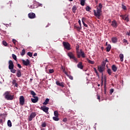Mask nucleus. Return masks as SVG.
Wrapping results in <instances>:
<instances>
[{
  "mask_svg": "<svg viewBox=\"0 0 130 130\" xmlns=\"http://www.w3.org/2000/svg\"><path fill=\"white\" fill-rule=\"evenodd\" d=\"M76 55L78 58H81V56L83 58H85V57H86L85 52L83 51V50H80V45L79 44L76 45Z\"/></svg>",
  "mask_w": 130,
  "mask_h": 130,
  "instance_id": "nucleus-1",
  "label": "nucleus"
},
{
  "mask_svg": "<svg viewBox=\"0 0 130 130\" xmlns=\"http://www.w3.org/2000/svg\"><path fill=\"white\" fill-rule=\"evenodd\" d=\"M9 63V69L10 70V72L12 73V74H15L16 72H17V70L16 69H14V62H13V61L12 60H10L8 62Z\"/></svg>",
  "mask_w": 130,
  "mask_h": 130,
  "instance_id": "nucleus-2",
  "label": "nucleus"
},
{
  "mask_svg": "<svg viewBox=\"0 0 130 130\" xmlns=\"http://www.w3.org/2000/svg\"><path fill=\"white\" fill-rule=\"evenodd\" d=\"M4 96L6 100H13L14 99V95L11 94L10 91H6L4 93Z\"/></svg>",
  "mask_w": 130,
  "mask_h": 130,
  "instance_id": "nucleus-3",
  "label": "nucleus"
},
{
  "mask_svg": "<svg viewBox=\"0 0 130 130\" xmlns=\"http://www.w3.org/2000/svg\"><path fill=\"white\" fill-rule=\"evenodd\" d=\"M94 15L98 19H100V17H101V13H102V9H99V8H96V10L93 11Z\"/></svg>",
  "mask_w": 130,
  "mask_h": 130,
  "instance_id": "nucleus-4",
  "label": "nucleus"
},
{
  "mask_svg": "<svg viewBox=\"0 0 130 130\" xmlns=\"http://www.w3.org/2000/svg\"><path fill=\"white\" fill-rule=\"evenodd\" d=\"M67 55L69 56L70 59H74L76 62H78V58L75 56V55L73 52H70L67 54Z\"/></svg>",
  "mask_w": 130,
  "mask_h": 130,
  "instance_id": "nucleus-5",
  "label": "nucleus"
},
{
  "mask_svg": "<svg viewBox=\"0 0 130 130\" xmlns=\"http://www.w3.org/2000/svg\"><path fill=\"white\" fill-rule=\"evenodd\" d=\"M62 44L65 49H67V50H71V44H70L69 42H63Z\"/></svg>",
  "mask_w": 130,
  "mask_h": 130,
  "instance_id": "nucleus-6",
  "label": "nucleus"
},
{
  "mask_svg": "<svg viewBox=\"0 0 130 130\" xmlns=\"http://www.w3.org/2000/svg\"><path fill=\"white\" fill-rule=\"evenodd\" d=\"M41 110L45 112L47 114H49V112H48V110H49V108L46 107V106H43L40 108Z\"/></svg>",
  "mask_w": 130,
  "mask_h": 130,
  "instance_id": "nucleus-7",
  "label": "nucleus"
},
{
  "mask_svg": "<svg viewBox=\"0 0 130 130\" xmlns=\"http://www.w3.org/2000/svg\"><path fill=\"white\" fill-rule=\"evenodd\" d=\"M35 116H36V113L32 112L28 117L29 121H32V120L33 119V118H34V117H35Z\"/></svg>",
  "mask_w": 130,
  "mask_h": 130,
  "instance_id": "nucleus-8",
  "label": "nucleus"
},
{
  "mask_svg": "<svg viewBox=\"0 0 130 130\" xmlns=\"http://www.w3.org/2000/svg\"><path fill=\"white\" fill-rule=\"evenodd\" d=\"M19 104L20 105H24L25 104V99L23 96H20L19 98Z\"/></svg>",
  "mask_w": 130,
  "mask_h": 130,
  "instance_id": "nucleus-9",
  "label": "nucleus"
},
{
  "mask_svg": "<svg viewBox=\"0 0 130 130\" xmlns=\"http://www.w3.org/2000/svg\"><path fill=\"white\" fill-rule=\"evenodd\" d=\"M28 16L29 19H35V18H36V15L33 12L29 13L28 14Z\"/></svg>",
  "mask_w": 130,
  "mask_h": 130,
  "instance_id": "nucleus-10",
  "label": "nucleus"
},
{
  "mask_svg": "<svg viewBox=\"0 0 130 130\" xmlns=\"http://www.w3.org/2000/svg\"><path fill=\"white\" fill-rule=\"evenodd\" d=\"M120 17L122 18L123 20H124L126 22H128L129 21V20L128 19V16H126V15H120Z\"/></svg>",
  "mask_w": 130,
  "mask_h": 130,
  "instance_id": "nucleus-11",
  "label": "nucleus"
},
{
  "mask_svg": "<svg viewBox=\"0 0 130 130\" xmlns=\"http://www.w3.org/2000/svg\"><path fill=\"white\" fill-rule=\"evenodd\" d=\"M33 98L31 99V102H32V103H37L39 100L38 96H34Z\"/></svg>",
  "mask_w": 130,
  "mask_h": 130,
  "instance_id": "nucleus-12",
  "label": "nucleus"
},
{
  "mask_svg": "<svg viewBox=\"0 0 130 130\" xmlns=\"http://www.w3.org/2000/svg\"><path fill=\"white\" fill-rule=\"evenodd\" d=\"M111 25L113 28H117V26H118L117 22L115 20L112 21Z\"/></svg>",
  "mask_w": 130,
  "mask_h": 130,
  "instance_id": "nucleus-13",
  "label": "nucleus"
},
{
  "mask_svg": "<svg viewBox=\"0 0 130 130\" xmlns=\"http://www.w3.org/2000/svg\"><path fill=\"white\" fill-rule=\"evenodd\" d=\"M22 63H23V64L24 66H29V64H30V61L29 60V59H26V60H22Z\"/></svg>",
  "mask_w": 130,
  "mask_h": 130,
  "instance_id": "nucleus-14",
  "label": "nucleus"
},
{
  "mask_svg": "<svg viewBox=\"0 0 130 130\" xmlns=\"http://www.w3.org/2000/svg\"><path fill=\"white\" fill-rule=\"evenodd\" d=\"M98 70L99 72L102 74V73L104 72V67L103 66H99L98 68Z\"/></svg>",
  "mask_w": 130,
  "mask_h": 130,
  "instance_id": "nucleus-15",
  "label": "nucleus"
},
{
  "mask_svg": "<svg viewBox=\"0 0 130 130\" xmlns=\"http://www.w3.org/2000/svg\"><path fill=\"white\" fill-rule=\"evenodd\" d=\"M77 68L80 69V70H83L84 69V66H83L82 62H79L77 64Z\"/></svg>",
  "mask_w": 130,
  "mask_h": 130,
  "instance_id": "nucleus-16",
  "label": "nucleus"
},
{
  "mask_svg": "<svg viewBox=\"0 0 130 130\" xmlns=\"http://www.w3.org/2000/svg\"><path fill=\"white\" fill-rule=\"evenodd\" d=\"M56 85H57V86H60V87H62V88H63V87H64V85L63 84V83H62V82L60 83L59 81H56Z\"/></svg>",
  "mask_w": 130,
  "mask_h": 130,
  "instance_id": "nucleus-17",
  "label": "nucleus"
},
{
  "mask_svg": "<svg viewBox=\"0 0 130 130\" xmlns=\"http://www.w3.org/2000/svg\"><path fill=\"white\" fill-rule=\"evenodd\" d=\"M21 76L22 73H21V70H18L16 73V77H17V78H20Z\"/></svg>",
  "mask_w": 130,
  "mask_h": 130,
  "instance_id": "nucleus-18",
  "label": "nucleus"
},
{
  "mask_svg": "<svg viewBox=\"0 0 130 130\" xmlns=\"http://www.w3.org/2000/svg\"><path fill=\"white\" fill-rule=\"evenodd\" d=\"M112 70L113 71L115 72H116V71H117V67L115 64H113L112 66Z\"/></svg>",
  "mask_w": 130,
  "mask_h": 130,
  "instance_id": "nucleus-19",
  "label": "nucleus"
},
{
  "mask_svg": "<svg viewBox=\"0 0 130 130\" xmlns=\"http://www.w3.org/2000/svg\"><path fill=\"white\" fill-rule=\"evenodd\" d=\"M111 40L113 43H116V42H117V38L113 37L111 38Z\"/></svg>",
  "mask_w": 130,
  "mask_h": 130,
  "instance_id": "nucleus-20",
  "label": "nucleus"
},
{
  "mask_svg": "<svg viewBox=\"0 0 130 130\" xmlns=\"http://www.w3.org/2000/svg\"><path fill=\"white\" fill-rule=\"evenodd\" d=\"M85 21H86V19L84 17H83L82 18V22L83 24V26H84V27H88V25L85 23Z\"/></svg>",
  "mask_w": 130,
  "mask_h": 130,
  "instance_id": "nucleus-21",
  "label": "nucleus"
},
{
  "mask_svg": "<svg viewBox=\"0 0 130 130\" xmlns=\"http://www.w3.org/2000/svg\"><path fill=\"white\" fill-rule=\"evenodd\" d=\"M111 49V45L110 44H109L107 47H106V51L107 52H109L110 51V50Z\"/></svg>",
  "mask_w": 130,
  "mask_h": 130,
  "instance_id": "nucleus-22",
  "label": "nucleus"
},
{
  "mask_svg": "<svg viewBox=\"0 0 130 130\" xmlns=\"http://www.w3.org/2000/svg\"><path fill=\"white\" fill-rule=\"evenodd\" d=\"M49 102V99H46V100L45 102L43 103V105L46 106L47 104H48V103Z\"/></svg>",
  "mask_w": 130,
  "mask_h": 130,
  "instance_id": "nucleus-23",
  "label": "nucleus"
},
{
  "mask_svg": "<svg viewBox=\"0 0 130 130\" xmlns=\"http://www.w3.org/2000/svg\"><path fill=\"white\" fill-rule=\"evenodd\" d=\"M119 57L120 61H123V57H124L123 54H120L119 55Z\"/></svg>",
  "mask_w": 130,
  "mask_h": 130,
  "instance_id": "nucleus-24",
  "label": "nucleus"
},
{
  "mask_svg": "<svg viewBox=\"0 0 130 130\" xmlns=\"http://www.w3.org/2000/svg\"><path fill=\"white\" fill-rule=\"evenodd\" d=\"M76 11H77V6H74L72 8V12H73V13H74V14H75Z\"/></svg>",
  "mask_w": 130,
  "mask_h": 130,
  "instance_id": "nucleus-25",
  "label": "nucleus"
},
{
  "mask_svg": "<svg viewBox=\"0 0 130 130\" xmlns=\"http://www.w3.org/2000/svg\"><path fill=\"white\" fill-rule=\"evenodd\" d=\"M30 95H32V97H35L36 96V93L33 90H30Z\"/></svg>",
  "mask_w": 130,
  "mask_h": 130,
  "instance_id": "nucleus-26",
  "label": "nucleus"
},
{
  "mask_svg": "<svg viewBox=\"0 0 130 130\" xmlns=\"http://www.w3.org/2000/svg\"><path fill=\"white\" fill-rule=\"evenodd\" d=\"M75 29H76L77 31H80L82 29V26H74Z\"/></svg>",
  "mask_w": 130,
  "mask_h": 130,
  "instance_id": "nucleus-27",
  "label": "nucleus"
},
{
  "mask_svg": "<svg viewBox=\"0 0 130 130\" xmlns=\"http://www.w3.org/2000/svg\"><path fill=\"white\" fill-rule=\"evenodd\" d=\"M8 126H9V127H12V122H11V120H9L7 122Z\"/></svg>",
  "mask_w": 130,
  "mask_h": 130,
  "instance_id": "nucleus-28",
  "label": "nucleus"
},
{
  "mask_svg": "<svg viewBox=\"0 0 130 130\" xmlns=\"http://www.w3.org/2000/svg\"><path fill=\"white\" fill-rule=\"evenodd\" d=\"M86 60L88 61V63H90V64H94V61H92L88 58L86 59Z\"/></svg>",
  "mask_w": 130,
  "mask_h": 130,
  "instance_id": "nucleus-29",
  "label": "nucleus"
},
{
  "mask_svg": "<svg viewBox=\"0 0 130 130\" xmlns=\"http://www.w3.org/2000/svg\"><path fill=\"white\" fill-rule=\"evenodd\" d=\"M26 53V50H25V49H22V52L21 53V55L22 56H24V55H25V53Z\"/></svg>",
  "mask_w": 130,
  "mask_h": 130,
  "instance_id": "nucleus-30",
  "label": "nucleus"
},
{
  "mask_svg": "<svg viewBox=\"0 0 130 130\" xmlns=\"http://www.w3.org/2000/svg\"><path fill=\"white\" fill-rule=\"evenodd\" d=\"M53 119L55 121H58L59 120V118L58 117H53Z\"/></svg>",
  "mask_w": 130,
  "mask_h": 130,
  "instance_id": "nucleus-31",
  "label": "nucleus"
},
{
  "mask_svg": "<svg viewBox=\"0 0 130 130\" xmlns=\"http://www.w3.org/2000/svg\"><path fill=\"white\" fill-rule=\"evenodd\" d=\"M86 1V0H81L80 1V5H81V6H85V2Z\"/></svg>",
  "mask_w": 130,
  "mask_h": 130,
  "instance_id": "nucleus-32",
  "label": "nucleus"
},
{
  "mask_svg": "<svg viewBox=\"0 0 130 130\" xmlns=\"http://www.w3.org/2000/svg\"><path fill=\"white\" fill-rule=\"evenodd\" d=\"M54 115L56 117H58V112H57V111H55L54 112Z\"/></svg>",
  "mask_w": 130,
  "mask_h": 130,
  "instance_id": "nucleus-33",
  "label": "nucleus"
},
{
  "mask_svg": "<svg viewBox=\"0 0 130 130\" xmlns=\"http://www.w3.org/2000/svg\"><path fill=\"white\" fill-rule=\"evenodd\" d=\"M107 73H108V74H109V75L110 76H111V73H112V71H111V69H108V70H107Z\"/></svg>",
  "mask_w": 130,
  "mask_h": 130,
  "instance_id": "nucleus-34",
  "label": "nucleus"
},
{
  "mask_svg": "<svg viewBox=\"0 0 130 130\" xmlns=\"http://www.w3.org/2000/svg\"><path fill=\"white\" fill-rule=\"evenodd\" d=\"M122 6V9L124 10V11L126 10V6H124L123 4H121Z\"/></svg>",
  "mask_w": 130,
  "mask_h": 130,
  "instance_id": "nucleus-35",
  "label": "nucleus"
},
{
  "mask_svg": "<svg viewBox=\"0 0 130 130\" xmlns=\"http://www.w3.org/2000/svg\"><path fill=\"white\" fill-rule=\"evenodd\" d=\"M85 10L86 11H87V12H90V10H91V8L89 6H86Z\"/></svg>",
  "mask_w": 130,
  "mask_h": 130,
  "instance_id": "nucleus-36",
  "label": "nucleus"
},
{
  "mask_svg": "<svg viewBox=\"0 0 130 130\" xmlns=\"http://www.w3.org/2000/svg\"><path fill=\"white\" fill-rule=\"evenodd\" d=\"M3 44L4 45V46H8V43L6 41H3Z\"/></svg>",
  "mask_w": 130,
  "mask_h": 130,
  "instance_id": "nucleus-37",
  "label": "nucleus"
},
{
  "mask_svg": "<svg viewBox=\"0 0 130 130\" xmlns=\"http://www.w3.org/2000/svg\"><path fill=\"white\" fill-rule=\"evenodd\" d=\"M42 127H46V123L45 122H43L42 123Z\"/></svg>",
  "mask_w": 130,
  "mask_h": 130,
  "instance_id": "nucleus-38",
  "label": "nucleus"
},
{
  "mask_svg": "<svg viewBox=\"0 0 130 130\" xmlns=\"http://www.w3.org/2000/svg\"><path fill=\"white\" fill-rule=\"evenodd\" d=\"M94 73H95L96 76H98V77H99V74L98 73V72L97 71V70L96 69V68H94Z\"/></svg>",
  "mask_w": 130,
  "mask_h": 130,
  "instance_id": "nucleus-39",
  "label": "nucleus"
},
{
  "mask_svg": "<svg viewBox=\"0 0 130 130\" xmlns=\"http://www.w3.org/2000/svg\"><path fill=\"white\" fill-rule=\"evenodd\" d=\"M12 57H13V59H14V60H17V56H16V55L13 54Z\"/></svg>",
  "mask_w": 130,
  "mask_h": 130,
  "instance_id": "nucleus-40",
  "label": "nucleus"
},
{
  "mask_svg": "<svg viewBox=\"0 0 130 130\" xmlns=\"http://www.w3.org/2000/svg\"><path fill=\"white\" fill-rule=\"evenodd\" d=\"M27 55H28V56H29V57H32V55H33V54L30 52H28Z\"/></svg>",
  "mask_w": 130,
  "mask_h": 130,
  "instance_id": "nucleus-41",
  "label": "nucleus"
},
{
  "mask_svg": "<svg viewBox=\"0 0 130 130\" xmlns=\"http://www.w3.org/2000/svg\"><path fill=\"white\" fill-rule=\"evenodd\" d=\"M49 72L50 74H53V73H54V70L53 69H50Z\"/></svg>",
  "mask_w": 130,
  "mask_h": 130,
  "instance_id": "nucleus-42",
  "label": "nucleus"
},
{
  "mask_svg": "<svg viewBox=\"0 0 130 130\" xmlns=\"http://www.w3.org/2000/svg\"><path fill=\"white\" fill-rule=\"evenodd\" d=\"M106 64V63L105 62V61H103L102 63V66H101L103 67L104 68L105 67Z\"/></svg>",
  "mask_w": 130,
  "mask_h": 130,
  "instance_id": "nucleus-43",
  "label": "nucleus"
},
{
  "mask_svg": "<svg viewBox=\"0 0 130 130\" xmlns=\"http://www.w3.org/2000/svg\"><path fill=\"white\" fill-rule=\"evenodd\" d=\"M63 72L65 74V75H66V76H69V74L68 73V72H67V71H66V69H64L63 70Z\"/></svg>",
  "mask_w": 130,
  "mask_h": 130,
  "instance_id": "nucleus-44",
  "label": "nucleus"
},
{
  "mask_svg": "<svg viewBox=\"0 0 130 130\" xmlns=\"http://www.w3.org/2000/svg\"><path fill=\"white\" fill-rule=\"evenodd\" d=\"M99 9H101V10H102V4L101 3L99 5Z\"/></svg>",
  "mask_w": 130,
  "mask_h": 130,
  "instance_id": "nucleus-45",
  "label": "nucleus"
},
{
  "mask_svg": "<svg viewBox=\"0 0 130 130\" xmlns=\"http://www.w3.org/2000/svg\"><path fill=\"white\" fill-rule=\"evenodd\" d=\"M67 77H69V79H70V80H73V76H72L71 75H69V74H68V76H67Z\"/></svg>",
  "mask_w": 130,
  "mask_h": 130,
  "instance_id": "nucleus-46",
  "label": "nucleus"
},
{
  "mask_svg": "<svg viewBox=\"0 0 130 130\" xmlns=\"http://www.w3.org/2000/svg\"><path fill=\"white\" fill-rule=\"evenodd\" d=\"M62 121H63V122H67V121H68V119L67 118H63Z\"/></svg>",
  "mask_w": 130,
  "mask_h": 130,
  "instance_id": "nucleus-47",
  "label": "nucleus"
},
{
  "mask_svg": "<svg viewBox=\"0 0 130 130\" xmlns=\"http://www.w3.org/2000/svg\"><path fill=\"white\" fill-rule=\"evenodd\" d=\"M110 94H112V93H113V92H114V89H111L110 90Z\"/></svg>",
  "mask_w": 130,
  "mask_h": 130,
  "instance_id": "nucleus-48",
  "label": "nucleus"
},
{
  "mask_svg": "<svg viewBox=\"0 0 130 130\" xmlns=\"http://www.w3.org/2000/svg\"><path fill=\"white\" fill-rule=\"evenodd\" d=\"M17 67L18 68H19V69H22V66H21V64L18 63L17 64Z\"/></svg>",
  "mask_w": 130,
  "mask_h": 130,
  "instance_id": "nucleus-49",
  "label": "nucleus"
},
{
  "mask_svg": "<svg viewBox=\"0 0 130 130\" xmlns=\"http://www.w3.org/2000/svg\"><path fill=\"white\" fill-rule=\"evenodd\" d=\"M12 42L14 43V44H16V42H17V41L15 39H13Z\"/></svg>",
  "mask_w": 130,
  "mask_h": 130,
  "instance_id": "nucleus-50",
  "label": "nucleus"
},
{
  "mask_svg": "<svg viewBox=\"0 0 130 130\" xmlns=\"http://www.w3.org/2000/svg\"><path fill=\"white\" fill-rule=\"evenodd\" d=\"M97 99H98V100H99V101L100 102V95H99V94H97Z\"/></svg>",
  "mask_w": 130,
  "mask_h": 130,
  "instance_id": "nucleus-51",
  "label": "nucleus"
},
{
  "mask_svg": "<svg viewBox=\"0 0 130 130\" xmlns=\"http://www.w3.org/2000/svg\"><path fill=\"white\" fill-rule=\"evenodd\" d=\"M78 23L79 24L80 27H82V24H81V20H79Z\"/></svg>",
  "mask_w": 130,
  "mask_h": 130,
  "instance_id": "nucleus-52",
  "label": "nucleus"
},
{
  "mask_svg": "<svg viewBox=\"0 0 130 130\" xmlns=\"http://www.w3.org/2000/svg\"><path fill=\"white\" fill-rule=\"evenodd\" d=\"M123 42H124V43H127V40H126L125 39H123Z\"/></svg>",
  "mask_w": 130,
  "mask_h": 130,
  "instance_id": "nucleus-53",
  "label": "nucleus"
},
{
  "mask_svg": "<svg viewBox=\"0 0 130 130\" xmlns=\"http://www.w3.org/2000/svg\"><path fill=\"white\" fill-rule=\"evenodd\" d=\"M4 8H5V7L3 6H2L1 7V10H3Z\"/></svg>",
  "mask_w": 130,
  "mask_h": 130,
  "instance_id": "nucleus-54",
  "label": "nucleus"
},
{
  "mask_svg": "<svg viewBox=\"0 0 130 130\" xmlns=\"http://www.w3.org/2000/svg\"><path fill=\"white\" fill-rule=\"evenodd\" d=\"M127 34L128 36H130V30H129V32H127Z\"/></svg>",
  "mask_w": 130,
  "mask_h": 130,
  "instance_id": "nucleus-55",
  "label": "nucleus"
},
{
  "mask_svg": "<svg viewBox=\"0 0 130 130\" xmlns=\"http://www.w3.org/2000/svg\"><path fill=\"white\" fill-rule=\"evenodd\" d=\"M34 56H37V53H35L34 54Z\"/></svg>",
  "mask_w": 130,
  "mask_h": 130,
  "instance_id": "nucleus-56",
  "label": "nucleus"
},
{
  "mask_svg": "<svg viewBox=\"0 0 130 130\" xmlns=\"http://www.w3.org/2000/svg\"><path fill=\"white\" fill-rule=\"evenodd\" d=\"M15 87H18V83H16L15 84Z\"/></svg>",
  "mask_w": 130,
  "mask_h": 130,
  "instance_id": "nucleus-57",
  "label": "nucleus"
},
{
  "mask_svg": "<svg viewBox=\"0 0 130 130\" xmlns=\"http://www.w3.org/2000/svg\"><path fill=\"white\" fill-rule=\"evenodd\" d=\"M0 123H3V119H0Z\"/></svg>",
  "mask_w": 130,
  "mask_h": 130,
  "instance_id": "nucleus-58",
  "label": "nucleus"
},
{
  "mask_svg": "<svg viewBox=\"0 0 130 130\" xmlns=\"http://www.w3.org/2000/svg\"><path fill=\"white\" fill-rule=\"evenodd\" d=\"M8 5H9L8 8H11V4H8Z\"/></svg>",
  "mask_w": 130,
  "mask_h": 130,
  "instance_id": "nucleus-59",
  "label": "nucleus"
},
{
  "mask_svg": "<svg viewBox=\"0 0 130 130\" xmlns=\"http://www.w3.org/2000/svg\"><path fill=\"white\" fill-rule=\"evenodd\" d=\"M105 61V62H108V60L107 59H106V60L104 61Z\"/></svg>",
  "mask_w": 130,
  "mask_h": 130,
  "instance_id": "nucleus-60",
  "label": "nucleus"
},
{
  "mask_svg": "<svg viewBox=\"0 0 130 130\" xmlns=\"http://www.w3.org/2000/svg\"><path fill=\"white\" fill-rule=\"evenodd\" d=\"M39 6L40 7H42V4H39Z\"/></svg>",
  "mask_w": 130,
  "mask_h": 130,
  "instance_id": "nucleus-61",
  "label": "nucleus"
},
{
  "mask_svg": "<svg viewBox=\"0 0 130 130\" xmlns=\"http://www.w3.org/2000/svg\"><path fill=\"white\" fill-rule=\"evenodd\" d=\"M30 82H32V81H33V79H30Z\"/></svg>",
  "mask_w": 130,
  "mask_h": 130,
  "instance_id": "nucleus-62",
  "label": "nucleus"
},
{
  "mask_svg": "<svg viewBox=\"0 0 130 130\" xmlns=\"http://www.w3.org/2000/svg\"><path fill=\"white\" fill-rule=\"evenodd\" d=\"M108 44V42H107L106 43V45H107Z\"/></svg>",
  "mask_w": 130,
  "mask_h": 130,
  "instance_id": "nucleus-63",
  "label": "nucleus"
},
{
  "mask_svg": "<svg viewBox=\"0 0 130 130\" xmlns=\"http://www.w3.org/2000/svg\"><path fill=\"white\" fill-rule=\"evenodd\" d=\"M69 2H73V1H74V0H69Z\"/></svg>",
  "mask_w": 130,
  "mask_h": 130,
  "instance_id": "nucleus-64",
  "label": "nucleus"
}]
</instances>
